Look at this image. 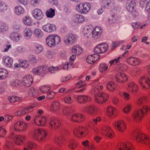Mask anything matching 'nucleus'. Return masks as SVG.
Masks as SVG:
<instances>
[{
    "label": "nucleus",
    "instance_id": "nucleus-1",
    "mask_svg": "<svg viewBox=\"0 0 150 150\" xmlns=\"http://www.w3.org/2000/svg\"><path fill=\"white\" fill-rule=\"evenodd\" d=\"M147 102L146 98L144 97H139L137 100V106L138 107H142V108L135 110L133 113L132 118L135 122H139L143 118L145 115L150 112V107L146 105Z\"/></svg>",
    "mask_w": 150,
    "mask_h": 150
},
{
    "label": "nucleus",
    "instance_id": "nucleus-2",
    "mask_svg": "<svg viewBox=\"0 0 150 150\" xmlns=\"http://www.w3.org/2000/svg\"><path fill=\"white\" fill-rule=\"evenodd\" d=\"M108 48V45L106 44L102 43L98 45L94 49V53L87 57V62L89 64H92L97 61L100 58L99 54L105 52Z\"/></svg>",
    "mask_w": 150,
    "mask_h": 150
},
{
    "label": "nucleus",
    "instance_id": "nucleus-3",
    "mask_svg": "<svg viewBox=\"0 0 150 150\" xmlns=\"http://www.w3.org/2000/svg\"><path fill=\"white\" fill-rule=\"evenodd\" d=\"M60 38L56 34L50 35L46 38V42L49 46L52 47L61 42Z\"/></svg>",
    "mask_w": 150,
    "mask_h": 150
},
{
    "label": "nucleus",
    "instance_id": "nucleus-4",
    "mask_svg": "<svg viewBox=\"0 0 150 150\" xmlns=\"http://www.w3.org/2000/svg\"><path fill=\"white\" fill-rule=\"evenodd\" d=\"M101 4L103 9L113 10V12H117L118 7L115 6L113 0H102Z\"/></svg>",
    "mask_w": 150,
    "mask_h": 150
},
{
    "label": "nucleus",
    "instance_id": "nucleus-5",
    "mask_svg": "<svg viewBox=\"0 0 150 150\" xmlns=\"http://www.w3.org/2000/svg\"><path fill=\"white\" fill-rule=\"evenodd\" d=\"M91 8V4L88 2L81 3L77 4L76 9L77 11L81 14H86L89 12Z\"/></svg>",
    "mask_w": 150,
    "mask_h": 150
},
{
    "label": "nucleus",
    "instance_id": "nucleus-6",
    "mask_svg": "<svg viewBox=\"0 0 150 150\" xmlns=\"http://www.w3.org/2000/svg\"><path fill=\"white\" fill-rule=\"evenodd\" d=\"M88 130L87 128L82 126H77L74 130V133L76 137H84L88 134Z\"/></svg>",
    "mask_w": 150,
    "mask_h": 150
},
{
    "label": "nucleus",
    "instance_id": "nucleus-7",
    "mask_svg": "<svg viewBox=\"0 0 150 150\" xmlns=\"http://www.w3.org/2000/svg\"><path fill=\"white\" fill-rule=\"evenodd\" d=\"M108 98V95L104 92H99L95 96L96 102L99 104H103L105 102Z\"/></svg>",
    "mask_w": 150,
    "mask_h": 150
},
{
    "label": "nucleus",
    "instance_id": "nucleus-8",
    "mask_svg": "<svg viewBox=\"0 0 150 150\" xmlns=\"http://www.w3.org/2000/svg\"><path fill=\"white\" fill-rule=\"evenodd\" d=\"M139 82L143 88L148 89L150 88V79L147 75H142L139 79Z\"/></svg>",
    "mask_w": 150,
    "mask_h": 150
},
{
    "label": "nucleus",
    "instance_id": "nucleus-9",
    "mask_svg": "<svg viewBox=\"0 0 150 150\" xmlns=\"http://www.w3.org/2000/svg\"><path fill=\"white\" fill-rule=\"evenodd\" d=\"M134 136L138 142L146 144L149 143L150 140L146 135L141 133H137Z\"/></svg>",
    "mask_w": 150,
    "mask_h": 150
},
{
    "label": "nucleus",
    "instance_id": "nucleus-10",
    "mask_svg": "<svg viewBox=\"0 0 150 150\" xmlns=\"http://www.w3.org/2000/svg\"><path fill=\"white\" fill-rule=\"evenodd\" d=\"M27 123L21 121H18L15 122L14 125V129L16 131H23L27 127Z\"/></svg>",
    "mask_w": 150,
    "mask_h": 150
},
{
    "label": "nucleus",
    "instance_id": "nucleus-11",
    "mask_svg": "<svg viewBox=\"0 0 150 150\" xmlns=\"http://www.w3.org/2000/svg\"><path fill=\"white\" fill-rule=\"evenodd\" d=\"M116 150H133L131 143L129 142L119 144L116 148Z\"/></svg>",
    "mask_w": 150,
    "mask_h": 150
},
{
    "label": "nucleus",
    "instance_id": "nucleus-12",
    "mask_svg": "<svg viewBox=\"0 0 150 150\" xmlns=\"http://www.w3.org/2000/svg\"><path fill=\"white\" fill-rule=\"evenodd\" d=\"M61 108L60 103L57 101L52 102L50 105V110L52 112L56 114H59Z\"/></svg>",
    "mask_w": 150,
    "mask_h": 150
},
{
    "label": "nucleus",
    "instance_id": "nucleus-13",
    "mask_svg": "<svg viewBox=\"0 0 150 150\" xmlns=\"http://www.w3.org/2000/svg\"><path fill=\"white\" fill-rule=\"evenodd\" d=\"M61 122L58 119L55 120L53 118L51 119L49 122V128L52 130H56L59 128V126L61 125Z\"/></svg>",
    "mask_w": 150,
    "mask_h": 150
},
{
    "label": "nucleus",
    "instance_id": "nucleus-14",
    "mask_svg": "<svg viewBox=\"0 0 150 150\" xmlns=\"http://www.w3.org/2000/svg\"><path fill=\"white\" fill-rule=\"evenodd\" d=\"M76 40V39L74 35L72 34H69L64 37V41L66 45H69L74 43Z\"/></svg>",
    "mask_w": 150,
    "mask_h": 150
},
{
    "label": "nucleus",
    "instance_id": "nucleus-15",
    "mask_svg": "<svg viewBox=\"0 0 150 150\" xmlns=\"http://www.w3.org/2000/svg\"><path fill=\"white\" fill-rule=\"evenodd\" d=\"M115 79L119 83H124L128 80L126 74L123 73H119L116 74Z\"/></svg>",
    "mask_w": 150,
    "mask_h": 150
},
{
    "label": "nucleus",
    "instance_id": "nucleus-16",
    "mask_svg": "<svg viewBox=\"0 0 150 150\" xmlns=\"http://www.w3.org/2000/svg\"><path fill=\"white\" fill-rule=\"evenodd\" d=\"M43 113V110H38V120L39 122L38 126H44L46 124L47 119L45 116L42 115Z\"/></svg>",
    "mask_w": 150,
    "mask_h": 150
},
{
    "label": "nucleus",
    "instance_id": "nucleus-17",
    "mask_svg": "<svg viewBox=\"0 0 150 150\" xmlns=\"http://www.w3.org/2000/svg\"><path fill=\"white\" fill-rule=\"evenodd\" d=\"M127 90L133 94H135L138 91L139 87L138 86L133 82H129L127 84Z\"/></svg>",
    "mask_w": 150,
    "mask_h": 150
},
{
    "label": "nucleus",
    "instance_id": "nucleus-18",
    "mask_svg": "<svg viewBox=\"0 0 150 150\" xmlns=\"http://www.w3.org/2000/svg\"><path fill=\"white\" fill-rule=\"evenodd\" d=\"M115 126L116 128L121 132H124L126 129V124L123 121L116 122Z\"/></svg>",
    "mask_w": 150,
    "mask_h": 150
},
{
    "label": "nucleus",
    "instance_id": "nucleus-19",
    "mask_svg": "<svg viewBox=\"0 0 150 150\" xmlns=\"http://www.w3.org/2000/svg\"><path fill=\"white\" fill-rule=\"evenodd\" d=\"M42 29L46 32L50 33L55 31L56 29V27L54 24L47 23L43 25Z\"/></svg>",
    "mask_w": 150,
    "mask_h": 150
},
{
    "label": "nucleus",
    "instance_id": "nucleus-20",
    "mask_svg": "<svg viewBox=\"0 0 150 150\" xmlns=\"http://www.w3.org/2000/svg\"><path fill=\"white\" fill-rule=\"evenodd\" d=\"M33 80L31 76L29 75L25 76L22 80V83L27 87L30 86L32 84Z\"/></svg>",
    "mask_w": 150,
    "mask_h": 150
},
{
    "label": "nucleus",
    "instance_id": "nucleus-21",
    "mask_svg": "<svg viewBox=\"0 0 150 150\" xmlns=\"http://www.w3.org/2000/svg\"><path fill=\"white\" fill-rule=\"evenodd\" d=\"M83 110L91 115H94L96 113L95 107L93 105H90L84 107Z\"/></svg>",
    "mask_w": 150,
    "mask_h": 150
},
{
    "label": "nucleus",
    "instance_id": "nucleus-22",
    "mask_svg": "<svg viewBox=\"0 0 150 150\" xmlns=\"http://www.w3.org/2000/svg\"><path fill=\"white\" fill-rule=\"evenodd\" d=\"M126 62L128 64L132 66H136L141 62L139 59L134 57H131L126 59Z\"/></svg>",
    "mask_w": 150,
    "mask_h": 150
},
{
    "label": "nucleus",
    "instance_id": "nucleus-23",
    "mask_svg": "<svg viewBox=\"0 0 150 150\" xmlns=\"http://www.w3.org/2000/svg\"><path fill=\"white\" fill-rule=\"evenodd\" d=\"M76 99L78 102L81 104L89 102L91 100V98L86 95H78L77 96Z\"/></svg>",
    "mask_w": 150,
    "mask_h": 150
},
{
    "label": "nucleus",
    "instance_id": "nucleus-24",
    "mask_svg": "<svg viewBox=\"0 0 150 150\" xmlns=\"http://www.w3.org/2000/svg\"><path fill=\"white\" fill-rule=\"evenodd\" d=\"M2 61L6 67L10 68L12 66L13 60L9 57L4 56L2 58Z\"/></svg>",
    "mask_w": 150,
    "mask_h": 150
},
{
    "label": "nucleus",
    "instance_id": "nucleus-25",
    "mask_svg": "<svg viewBox=\"0 0 150 150\" xmlns=\"http://www.w3.org/2000/svg\"><path fill=\"white\" fill-rule=\"evenodd\" d=\"M136 5L132 1L127 2L126 4V8L130 13L135 12L136 11Z\"/></svg>",
    "mask_w": 150,
    "mask_h": 150
},
{
    "label": "nucleus",
    "instance_id": "nucleus-26",
    "mask_svg": "<svg viewBox=\"0 0 150 150\" xmlns=\"http://www.w3.org/2000/svg\"><path fill=\"white\" fill-rule=\"evenodd\" d=\"M10 37L13 41L17 42L21 39L22 36L21 34L18 32H13L11 33Z\"/></svg>",
    "mask_w": 150,
    "mask_h": 150
},
{
    "label": "nucleus",
    "instance_id": "nucleus-27",
    "mask_svg": "<svg viewBox=\"0 0 150 150\" xmlns=\"http://www.w3.org/2000/svg\"><path fill=\"white\" fill-rule=\"evenodd\" d=\"M71 119L73 121L80 122L83 121L84 120V116L79 114H73L72 115Z\"/></svg>",
    "mask_w": 150,
    "mask_h": 150
},
{
    "label": "nucleus",
    "instance_id": "nucleus-28",
    "mask_svg": "<svg viewBox=\"0 0 150 150\" xmlns=\"http://www.w3.org/2000/svg\"><path fill=\"white\" fill-rule=\"evenodd\" d=\"M47 134V132L45 130L38 128V140L39 139V141H44Z\"/></svg>",
    "mask_w": 150,
    "mask_h": 150
},
{
    "label": "nucleus",
    "instance_id": "nucleus-29",
    "mask_svg": "<svg viewBox=\"0 0 150 150\" xmlns=\"http://www.w3.org/2000/svg\"><path fill=\"white\" fill-rule=\"evenodd\" d=\"M26 137L24 135H17L14 139L16 144L18 145H21L24 143L26 140Z\"/></svg>",
    "mask_w": 150,
    "mask_h": 150
},
{
    "label": "nucleus",
    "instance_id": "nucleus-30",
    "mask_svg": "<svg viewBox=\"0 0 150 150\" xmlns=\"http://www.w3.org/2000/svg\"><path fill=\"white\" fill-rule=\"evenodd\" d=\"M23 23L27 26H30L33 25H35V23H33L31 17L29 16L24 17L22 19Z\"/></svg>",
    "mask_w": 150,
    "mask_h": 150
},
{
    "label": "nucleus",
    "instance_id": "nucleus-31",
    "mask_svg": "<svg viewBox=\"0 0 150 150\" xmlns=\"http://www.w3.org/2000/svg\"><path fill=\"white\" fill-rule=\"evenodd\" d=\"M48 68L44 65L38 67V75L44 76L47 73Z\"/></svg>",
    "mask_w": 150,
    "mask_h": 150
},
{
    "label": "nucleus",
    "instance_id": "nucleus-32",
    "mask_svg": "<svg viewBox=\"0 0 150 150\" xmlns=\"http://www.w3.org/2000/svg\"><path fill=\"white\" fill-rule=\"evenodd\" d=\"M74 21L78 23H82L85 21L84 16L79 14H77L75 15L74 17Z\"/></svg>",
    "mask_w": 150,
    "mask_h": 150
},
{
    "label": "nucleus",
    "instance_id": "nucleus-33",
    "mask_svg": "<svg viewBox=\"0 0 150 150\" xmlns=\"http://www.w3.org/2000/svg\"><path fill=\"white\" fill-rule=\"evenodd\" d=\"M103 133L106 135L107 137L110 138H111L114 136L113 133L110 127H105L103 130Z\"/></svg>",
    "mask_w": 150,
    "mask_h": 150
},
{
    "label": "nucleus",
    "instance_id": "nucleus-34",
    "mask_svg": "<svg viewBox=\"0 0 150 150\" xmlns=\"http://www.w3.org/2000/svg\"><path fill=\"white\" fill-rule=\"evenodd\" d=\"M106 87L109 91H113L116 90L117 85L114 82L109 81L107 84Z\"/></svg>",
    "mask_w": 150,
    "mask_h": 150
},
{
    "label": "nucleus",
    "instance_id": "nucleus-35",
    "mask_svg": "<svg viewBox=\"0 0 150 150\" xmlns=\"http://www.w3.org/2000/svg\"><path fill=\"white\" fill-rule=\"evenodd\" d=\"M71 50L73 52L78 55L81 54L82 52V48L79 45H75L73 46Z\"/></svg>",
    "mask_w": 150,
    "mask_h": 150
},
{
    "label": "nucleus",
    "instance_id": "nucleus-36",
    "mask_svg": "<svg viewBox=\"0 0 150 150\" xmlns=\"http://www.w3.org/2000/svg\"><path fill=\"white\" fill-rule=\"evenodd\" d=\"M93 28V27L91 25H87L84 27L83 32L85 35L91 32H92V30Z\"/></svg>",
    "mask_w": 150,
    "mask_h": 150
},
{
    "label": "nucleus",
    "instance_id": "nucleus-37",
    "mask_svg": "<svg viewBox=\"0 0 150 150\" xmlns=\"http://www.w3.org/2000/svg\"><path fill=\"white\" fill-rule=\"evenodd\" d=\"M8 75V72L6 70L4 69H0V79H5Z\"/></svg>",
    "mask_w": 150,
    "mask_h": 150
},
{
    "label": "nucleus",
    "instance_id": "nucleus-38",
    "mask_svg": "<svg viewBox=\"0 0 150 150\" xmlns=\"http://www.w3.org/2000/svg\"><path fill=\"white\" fill-rule=\"evenodd\" d=\"M15 12L17 15H19L24 12V8L21 6H18L15 7Z\"/></svg>",
    "mask_w": 150,
    "mask_h": 150
},
{
    "label": "nucleus",
    "instance_id": "nucleus-39",
    "mask_svg": "<svg viewBox=\"0 0 150 150\" xmlns=\"http://www.w3.org/2000/svg\"><path fill=\"white\" fill-rule=\"evenodd\" d=\"M29 64V61L28 60L22 59L19 62L20 66L24 68L28 67Z\"/></svg>",
    "mask_w": 150,
    "mask_h": 150
},
{
    "label": "nucleus",
    "instance_id": "nucleus-40",
    "mask_svg": "<svg viewBox=\"0 0 150 150\" xmlns=\"http://www.w3.org/2000/svg\"><path fill=\"white\" fill-rule=\"evenodd\" d=\"M69 147L71 149H74L76 146V143L72 139H70L67 142Z\"/></svg>",
    "mask_w": 150,
    "mask_h": 150
},
{
    "label": "nucleus",
    "instance_id": "nucleus-41",
    "mask_svg": "<svg viewBox=\"0 0 150 150\" xmlns=\"http://www.w3.org/2000/svg\"><path fill=\"white\" fill-rule=\"evenodd\" d=\"M46 14L47 18H52L55 15V10L50 8L46 11Z\"/></svg>",
    "mask_w": 150,
    "mask_h": 150
},
{
    "label": "nucleus",
    "instance_id": "nucleus-42",
    "mask_svg": "<svg viewBox=\"0 0 150 150\" xmlns=\"http://www.w3.org/2000/svg\"><path fill=\"white\" fill-rule=\"evenodd\" d=\"M88 141L87 140L83 142L82 143V145L86 147L85 150H93L95 149L94 145L92 144L91 146H89L88 144Z\"/></svg>",
    "mask_w": 150,
    "mask_h": 150
},
{
    "label": "nucleus",
    "instance_id": "nucleus-43",
    "mask_svg": "<svg viewBox=\"0 0 150 150\" xmlns=\"http://www.w3.org/2000/svg\"><path fill=\"white\" fill-rule=\"evenodd\" d=\"M108 66L107 64L105 63H101L99 67V70L101 73L104 72L107 70Z\"/></svg>",
    "mask_w": 150,
    "mask_h": 150
},
{
    "label": "nucleus",
    "instance_id": "nucleus-44",
    "mask_svg": "<svg viewBox=\"0 0 150 150\" xmlns=\"http://www.w3.org/2000/svg\"><path fill=\"white\" fill-rule=\"evenodd\" d=\"M35 106H29L21 110L22 115H24L27 113L31 112L33 110V108Z\"/></svg>",
    "mask_w": 150,
    "mask_h": 150
},
{
    "label": "nucleus",
    "instance_id": "nucleus-45",
    "mask_svg": "<svg viewBox=\"0 0 150 150\" xmlns=\"http://www.w3.org/2000/svg\"><path fill=\"white\" fill-rule=\"evenodd\" d=\"M8 100L10 103H12L18 102L21 100V98L18 97L13 96H9Z\"/></svg>",
    "mask_w": 150,
    "mask_h": 150
},
{
    "label": "nucleus",
    "instance_id": "nucleus-46",
    "mask_svg": "<svg viewBox=\"0 0 150 150\" xmlns=\"http://www.w3.org/2000/svg\"><path fill=\"white\" fill-rule=\"evenodd\" d=\"M72 112V110L71 107H67L63 110V114L69 116Z\"/></svg>",
    "mask_w": 150,
    "mask_h": 150
},
{
    "label": "nucleus",
    "instance_id": "nucleus-47",
    "mask_svg": "<svg viewBox=\"0 0 150 150\" xmlns=\"http://www.w3.org/2000/svg\"><path fill=\"white\" fill-rule=\"evenodd\" d=\"M8 6L3 2H0V11L4 12L8 9Z\"/></svg>",
    "mask_w": 150,
    "mask_h": 150
},
{
    "label": "nucleus",
    "instance_id": "nucleus-48",
    "mask_svg": "<svg viewBox=\"0 0 150 150\" xmlns=\"http://www.w3.org/2000/svg\"><path fill=\"white\" fill-rule=\"evenodd\" d=\"M116 111V110L111 106H109L107 109V114L110 116L113 115L114 113Z\"/></svg>",
    "mask_w": 150,
    "mask_h": 150
},
{
    "label": "nucleus",
    "instance_id": "nucleus-49",
    "mask_svg": "<svg viewBox=\"0 0 150 150\" xmlns=\"http://www.w3.org/2000/svg\"><path fill=\"white\" fill-rule=\"evenodd\" d=\"M8 29V27L4 23H0V32L4 33L7 31Z\"/></svg>",
    "mask_w": 150,
    "mask_h": 150
},
{
    "label": "nucleus",
    "instance_id": "nucleus-50",
    "mask_svg": "<svg viewBox=\"0 0 150 150\" xmlns=\"http://www.w3.org/2000/svg\"><path fill=\"white\" fill-rule=\"evenodd\" d=\"M117 22L116 17L115 15H112L109 17L108 22L110 24L115 23Z\"/></svg>",
    "mask_w": 150,
    "mask_h": 150
},
{
    "label": "nucleus",
    "instance_id": "nucleus-51",
    "mask_svg": "<svg viewBox=\"0 0 150 150\" xmlns=\"http://www.w3.org/2000/svg\"><path fill=\"white\" fill-rule=\"evenodd\" d=\"M50 89V87L48 85L42 86L40 88V91L43 93L49 91Z\"/></svg>",
    "mask_w": 150,
    "mask_h": 150
},
{
    "label": "nucleus",
    "instance_id": "nucleus-52",
    "mask_svg": "<svg viewBox=\"0 0 150 150\" xmlns=\"http://www.w3.org/2000/svg\"><path fill=\"white\" fill-rule=\"evenodd\" d=\"M26 146H27L30 150L35 149L36 148V144L30 142H28L26 144Z\"/></svg>",
    "mask_w": 150,
    "mask_h": 150
},
{
    "label": "nucleus",
    "instance_id": "nucleus-53",
    "mask_svg": "<svg viewBox=\"0 0 150 150\" xmlns=\"http://www.w3.org/2000/svg\"><path fill=\"white\" fill-rule=\"evenodd\" d=\"M59 68L58 67H50L48 68V71L51 74H53L56 73L58 71Z\"/></svg>",
    "mask_w": 150,
    "mask_h": 150
},
{
    "label": "nucleus",
    "instance_id": "nucleus-54",
    "mask_svg": "<svg viewBox=\"0 0 150 150\" xmlns=\"http://www.w3.org/2000/svg\"><path fill=\"white\" fill-rule=\"evenodd\" d=\"M13 144L8 139H6L5 144V148L7 149H10L12 147Z\"/></svg>",
    "mask_w": 150,
    "mask_h": 150
},
{
    "label": "nucleus",
    "instance_id": "nucleus-55",
    "mask_svg": "<svg viewBox=\"0 0 150 150\" xmlns=\"http://www.w3.org/2000/svg\"><path fill=\"white\" fill-rule=\"evenodd\" d=\"M55 141L60 146H61L62 144H64V143L65 141L62 137H60L56 138L55 139Z\"/></svg>",
    "mask_w": 150,
    "mask_h": 150
},
{
    "label": "nucleus",
    "instance_id": "nucleus-56",
    "mask_svg": "<svg viewBox=\"0 0 150 150\" xmlns=\"http://www.w3.org/2000/svg\"><path fill=\"white\" fill-rule=\"evenodd\" d=\"M25 35L28 37H30L32 35V31L31 29L28 28H26L24 30Z\"/></svg>",
    "mask_w": 150,
    "mask_h": 150
},
{
    "label": "nucleus",
    "instance_id": "nucleus-57",
    "mask_svg": "<svg viewBox=\"0 0 150 150\" xmlns=\"http://www.w3.org/2000/svg\"><path fill=\"white\" fill-rule=\"evenodd\" d=\"M45 56L48 59L53 58L55 56L54 53L50 50L47 51L46 53Z\"/></svg>",
    "mask_w": 150,
    "mask_h": 150
},
{
    "label": "nucleus",
    "instance_id": "nucleus-58",
    "mask_svg": "<svg viewBox=\"0 0 150 150\" xmlns=\"http://www.w3.org/2000/svg\"><path fill=\"white\" fill-rule=\"evenodd\" d=\"M64 101L66 104H68L72 103L73 102V100L71 99V97L69 96L64 98Z\"/></svg>",
    "mask_w": 150,
    "mask_h": 150
},
{
    "label": "nucleus",
    "instance_id": "nucleus-59",
    "mask_svg": "<svg viewBox=\"0 0 150 150\" xmlns=\"http://www.w3.org/2000/svg\"><path fill=\"white\" fill-rule=\"evenodd\" d=\"M57 94V93L51 91L48 92L47 94V98L49 99H52Z\"/></svg>",
    "mask_w": 150,
    "mask_h": 150
},
{
    "label": "nucleus",
    "instance_id": "nucleus-60",
    "mask_svg": "<svg viewBox=\"0 0 150 150\" xmlns=\"http://www.w3.org/2000/svg\"><path fill=\"white\" fill-rule=\"evenodd\" d=\"M132 74L134 76H136L139 74L140 73V69L138 67L134 68L132 71Z\"/></svg>",
    "mask_w": 150,
    "mask_h": 150
},
{
    "label": "nucleus",
    "instance_id": "nucleus-61",
    "mask_svg": "<svg viewBox=\"0 0 150 150\" xmlns=\"http://www.w3.org/2000/svg\"><path fill=\"white\" fill-rule=\"evenodd\" d=\"M6 133V129L3 127H0V137H4Z\"/></svg>",
    "mask_w": 150,
    "mask_h": 150
},
{
    "label": "nucleus",
    "instance_id": "nucleus-62",
    "mask_svg": "<svg viewBox=\"0 0 150 150\" xmlns=\"http://www.w3.org/2000/svg\"><path fill=\"white\" fill-rule=\"evenodd\" d=\"M19 81L17 79L11 81V85L12 87H17L19 86Z\"/></svg>",
    "mask_w": 150,
    "mask_h": 150
},
{
    "label": "nucleus",
    "instance_id": "nucleus-63",
    "mask_svg": "<svg viewBox=\"0 0 150 150\" xmlns=\"http://www.w3.org/2000/svg\"><path fill=\"white\" fill-rule=\"evenodd\" d=\"M36 91L33 88H31L29 91V94L31 96H34L36 94Z\"/></svg>",
    "mask_w": 150,
    "mask_h": 150
},
{
    "label": "nucleus",
    "instance_id": "nucleus-64",
    "mask_svg": "<svg viewBox=\"0 0 150 150\" xmlns=\"http://www.w3.org/2000/svg\"><path fill=\"white\" fill-rule=\"evenodd\" d=\"M46 150H57V148H55L52 144H49L46 148Z\"/></svg>",
    "mask_w": 150,
    "mask_h": 150
}]
</instances>
